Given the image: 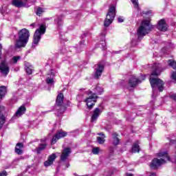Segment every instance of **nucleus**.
I'll list each match as a JSON object with an SVG mask.
<instances>
[{"label":"nucleus","mask_w":176,"mask_h":176,"mask_svg":"<svg viewBox=\"0 0 176 176\" xmlns=\"http://www.w3.org/2000/svg\"><path fill=\"white\" fill-rule=\"evenodd\" d=\"M30 39V31L25 28L21 30L18 32V39L16 40L14 43L15 49H21L25 47Z\"/></svg>","instance_id":"f257e3e1"},{"label":"nucleus","mask_w":176,"mask_h":176,"mask_svg":"<svg viewBox=\"0 0 176 176\" xmlns=\"http://www.w3.org/2000/svg\"><path fill=\"white\" fill-rule=\"evenodd\" d=\"M152 30V25H151V21L148 20H144L142 21L140 26L138 29V42H140L142 38L149 34V31Z\"/></svg>","instance_id":"f03ea898"},{"label":"nucleus","mask_w":176,"mask_h":176,"mask_svg":"<svg viewBox=\"0 0 176 176\" xmlns=\"http://www.w3.org/2000/svg\"><path fill=\"white\" fill-rule=\"evenodd\" d=\"M149 80L153 89V97H156L157 90H159V91H163V90H164V82L162 79L151 78Z\"/></svg>","instance_id":"7ed1b4c3"},{"label":"nucleus","mask_w":176,"mask_h":176,"mask_svg":"<svg viewBox=\"0 0 176 176\" xmlns=\"http://www.w3.org/2000/svg\"><path fill=\"white\" fill-rule=\"evenodd\" d=\"M116 16V6L115 5H111L109 8V10L106 15V19L104 21V26L107 28L110 24L113 23V20H115V17Z\"/></svg>","instance_id":"20e7f679"},{"label":"nucleus","mask_w":176,"mask_h":176,"mask_svg":"<svg viewBox=\"0 0 176 176\" xmlns=\"http://www.w3.org/2000/svg\"><path fill=\"white\" fill-rule=\"evenodd\" d=\"M45 32H46V25L42 24L34 32L32 45V47L33 49H35V47L38 46L39 41L42 38L41 36L45 34Z\"/></svg>","instance_id":"39448f33"},{"label":"nucleus","mask_w":176,"mask_h":176,"mask_svg":"<svg viewBox=\"0 0 176 176\" xmlns=\"http://www.w3.org/2000/svg\"><path fill=\"white\" fill-rule=\"evenodd\" d=\"M88 96L89 97L85 99V102H86L87 108L91 109L94 107L98 97L96 94H92L91 91H89Z\"/></svg>","instance_id":"423d86ee"},{"label":"nucleus","mask_w":176,"mask_h":176,"mask_svg":"<svg viewBox=\"0 0 176 176\" xmlns=\"http://www.w3.org/2000/svg\"><path fill=\"white\" fill-rule=\"evenodd\" d=\"M71 160L69 159V155H60V160L59 162V166L61 167V166H65L63 169L67 170L68 167H69V162Z\"/></svg>","instance_id":"0eeeda50"},{"label":"nucleus","mask_w":176,"mask_h":176,"mask_svg":"<svg viewBox=\"0 0 176 176\" xmlns=\"http://www.w3.org/2000/svg\"><path fill=\"white\" fill-rule=\"evenodd\" d=\"M104 71V63H99L95 65V71H94V78L100 79L101 78V75H102V72Z\"/></svg>","instance_id":"6e6552de"},{"label":"nucleus","mask_w":176,"mask_h":176,"mask_svg":"<svg viewBox=\"0 0 176 176\" xmlns=\"http://www.w3.org/2000/svg\"><path fill=\"white\" fill-rule=\"evenodd\" d=\"M162 71H163V68L162 67V64L160 63H154L152 65V76H159L160 74H162Z\"/></svg>","instance_id":"1a4fd4ad"},{"label":"nucleus","mask_w":176,"mask_h":176,"mask_svg":"<svg viewBox=\"0 0 176 176\" xmlns=\"http://www.w3.org/2000/svg\"><path fill=\"white\" fill-rule=\"evenodd\" d=\"M9 71H10L9 68V65L6 63V60H2L0 63V72L3 75V76H8V74H9Z\"/></svg>","instance_id":"9d476101"},{"label":"nucleus","mask_w":176,"mask_h":176,"mask_svg":"<svg viewBox=\"0 0 176 176\" xmlns=\"http://www.w3.org/2000/svg\"><path fill=\"white\" fill-rule=\"evenodd\" d=\"M54 24L60 30L64 25V15L56 16L54 21Z\"/></svg>","instance_id":"9b49d317"},{"label":"nucleus","mask_w":176,"mask_h":176,"mask_svg":"<svg viewBox=\"0 0 176 176\" xmlns=\"http://www.w3.org/2000/svg\"><path fill=\"white\" fill-rule=\"evenodd\" d=\"M157 28L159 31H162L163 32L167 31V23H166V21L164 19L159 21Z\"/></svg>","instance_id":"f8f14e48"},{"label":"nucleus","mask_w":176,"mask_h":176,"mask_svg":"<svg viewBox=\"0 0 176 176\" xmlns=\"http://www.w3.org/2000/svg\"><path fill=\"white\" fill-rule=\"evenodd\" d=\"M138 83H141V80L140 79L135 78V76H132L129 80V85L130 87H135Z\"/></svg>","instance_id":"ddd939ff"},{"label":"nucleus","mask_w":176,"mask_h":176,"mask_svg":"<svg viewBox=\"0 0 176 176\" xmlns=\"http://www.w3.org/2000/svg\"><path fill=\"white\" fill-rule=\"evenodd\" d=\"M25 111H27L25 106H21L14 115V118H19V116L24 115V113H25Z\"/></svg>","instance_id":"4468645a"},{"label":"nucleus","mask_w":176,"mask_h":176,"mask_svg":"<svg viewBox=\"0 0 176 176\" xmlns=\"http://www.w3.org/2000/svg\"><path fill=\"white\" fill-rule=\"evenodd\" d=\"M101 115V110L99 108H96L91 116V122H96L98 119V116Z\"/></svg>","instance_id":"2eb2a0df"},{"label":"nucleus","mask_w":176,"mask_h":176,"mask_svg":"<svg viewBox=\"0 0 176 176\" xmlns=\"http://www.w3.org/2000/svg\"><path fill=\"white\" fill-rule=\"evenodd\" d=\"M57 157L56 155H52L48 157V160L44 162V166L45 167H49L53 164V162L54 160H56V158Z\"/></svg>","instance_id":"dca6fc26"},{"label":"nucleus","mask_w":176,"mask_h":176,"mask_svg":"<svg viewBox=\"0 0 176 176\" xmlns=\"http://www.w3.org/2000/svg\"><path fill=\"white\" fill-rule=\"evenodd\" d=\"M24 64H25V69L26 71V74H28V75H32V72L34 71V67H32L31 63L28 62H25Z\"/></svg>","instance_id":"f3484780"},{"label":"nucleus","mask_w":176,"mask_h":176,"mask_svg":"<svg viewBox=\"0 0 176 176\" xmlns=\"http://www.w3.org/2000/svg\"><path fill=\"white\" fill-rule=\"evenodd\" d=\"M12 5L15 6V8H24L25 6V3L23 2L21 0H12Z\"/></svg>","instance_id":"a211bd4d"},{"label":"nucleus","mask_w":176,"mask_h":176,"mask_svg":"<svg viewBox=\"0 0 176 176\" xmlns=\"http://www.w3.org/2000/svg\"><path fill=\"white\" fill-rule=\"evenodd\" d=\"M23 148H24V144L19 142L15 146V153L17 155H21L23 153Z\"/></svg>","instance_id":"6ab92c4d"},{"label":"nucleus","mask_w":176,"mask_h":176,"mask_svg":"<svg viewBox=\"0 0 176 176\" xmlns=\"http://www.w3.org/2000/svg\"><path fill=\"white\" fill-rule=\"evenodd\" d=\"M54 78V72L53 70H51L50 76H48L45 80L47 85H54V80H53Z\"/></svg>","instance_id":"aec40b11"},{"label":"nucleus","mask_w":176,"mask_h":176,"mask_svg":"<svg viewBox=\"0 0 176 176\" xmlns=\"http://www.w3.org/2000/svg\"><path fill=\"white\" fill-rule=\"evenodd\" d=\"M64 102V95L59 94L56 98V104L58 107H61Z\"/></svg>","instance_id":"412c9836"},{"label":"nucleus","mask_w":176,"mask_h":176,"mask_svg":"<svg viewBox=\"0 0 176 176\" xmlns=\"http://www.w3.org/2000/svg\"><path fill=\"white\" fill-rule=\"evenodd\" d=\"M7 93L8 89L6 86L0 87V100H2V98L6 96Z\"/></svg>","instance_id":"4be33fe9"},{"label":"nucleus","mask_w":176,"mask_h":176,"mask_svg":"<svg viewBox=\"0 0 176 176\" xmlns=\"http://www.w3.org/2000/svg\"><path fill=\"white\" fill-rule=\"evenodd\" d=\"M112 138H113V145H119L120 142V140H119V138H118V133H113L112 134Z\"/></svg>","instance_id":"5701e85b"},{"label":"nucleus","mask_w":176,"mask_h":176,"mask_svg":"<svg viewBox=\"0 0 176 176\" xmlns=\"http://www.w3.org/2000/svg\"><path fill=\"white\" fill-rule=\"evenodd\" d=\"M140 153V145L138 142L134 143L132 148H131V153Z\"/></svg>","instance_id":"b1692460"},{"label":"nucleus","mask_w":176,"mask_h":176,"mask_svg":"<svg viewBox=\"0 0 176 176\" xmlns=\"http://www.w3.org/2000/svg\"><path fill=\"white\" fill-rule=\"evenodd\" d=\"M86 45L85 44V40L80 41L79 45L77 47L78 53H80L83 49H85Z\"/></svg>","instance_id":"393cba45"},{"label":"nucleus","mask_w":176,"mask_h":176,"mask_svg":"<svg viewBox=\"0 0 176 176\" xmlns=\"http://www.w3.org/2000/svg\"><path fill=\"white\" fill-rule=\"evenodd\" d=\"M56 135L58 136V139L64 138V137H67V132L63 131H58L56 132Z\"/></svg>","instance_id":"a878e982"},{"label":"nucleus","mask_w":176,"mask_h":176,"mask_svg":"<svg viewBox=\"0 0 176 176\" xmlns=\"http://www.w3.org/2000/svg\"><path fill=\"white\" fill-rule=\"evenodd\" d=\"M46 148V144H42L38 146V147L36 149V153L39 154L42 151H45Z\"/></svg>","instance_id":"bb28decb"},{"label":"nucleus","mask_w":176,"mask_h":176,"mask_svg":"<svg viewBox=\"0 0 176 176\" xmlns=\"http://www.w3.org/2000/svg\"><path fill=\"white\" fill-rule=\"evenodd\" d=\"M135 9L140 10V4H138V0H131Z\"/></svg>","instance_id":"cd10ccee"},{"label":"nucleus","mask_w":176,"mask_h":176,"mask_svg":"<svg viewBox=\"0 0 176 176\" xmlns=\"http://www.w3.org/2000/svg\"><path fill=\"white\" fill-rule=\"evenodd\" d=\"M3 124H5V116H0V130L2 129Z\"/></svg>","instance_id":"c85d7f7f"},{"label":"nucleus","mask_w":176,"mask_h":176,"mask_svg":"<svg viewBox=\"0 0 176 176\" xmlns=\"http://www.w3.org/2000/svg\"><path fill=\"white\" fill-rule=\"evenodd\" d=\"M43 12H45V10L43 8H42L41 7H38L36 14L37 16H41V14H42L43 13Z\"/></svg>","instance_id":"c756f323"},{"label":"nucleus","mask_w":176,"mask_h":176,"mask_svg":"<svg viewBox=\"0 0 176 176\" xmlns=\"http://www.w3.org/2000/svg\"><path fill=\"white\" fill-rule=\"evenodd\" d=\"M21 58V56H14L12 57L11 62L12 63V64H17V61H19V60H20Z\"/></svg>","instance_id":"7c9ffc66"},{"label":"nucleus","mask_w":176,"mask_h":176,"mask_svg":"<svg viewBox=\"0 0 176 176\" xmlns=\"http://www.w3.org/2000/svg\"><path fill=\"white\" fill-rule=\"evenodd\" d=\"M72 151L71 150V148H65L63 150L62 155H69L70 153H72Z\"/></svg>","instance_id":"2f4dec72"},{"label":"nucleus","mask_w":176,"mask_h":176,"mask_svg":"<svg viewBox=\"0 0 176 176\" xmlns=\"http://www.w3.org/2000/svg\"><path fill=\"white\" fill-rule=\"evenodd\" d=\"M58 140H60L57 135L55 134V135L52 138V140H51V144L52 145H54V144H56V142H57V141H58Z\"/></svg>","instance_id":"473e14b6"},{"label":"nucleus","mask_w":176,"mask_h":176,"mask_svg":"<svg viewBox=\"0 0 176 176\" xmlns=\"http://www.w3.org/2000/svg\"><path fill=\"white\" fill-rule=\"evenodd\" d=\"M105 138H102V137H97V141L98 144H102L104 142H105Z\"/></svg>","instance_id":"72a5a7b5"},{"label":"nucleus","mask_w":176,"mask_h":176,"mask_svg":"<svg viewBox=\"0 0 176 176\" xmlns=\"http://www.w3.org/2000/svg\"><path fill=\"white\" fill-rule=\"evenodd\" d=\"M96 91H97L98 94H101V93H103L104 89H102L101 87L97 86L96 87Z\"/></svg>","instance_id":"f704fd0d"},{"label":"nucleus","mask_w":176,"mask_h":176,"mask_svg":"<svg viewBox=\"0 0 176 176\" xmlns=\"http://www.w3.org/2000/svg\"><path fill=\"white\" fill-rule=\"evenodd\" d=\"M92 153H94V155H98V153H100V148L96 147L93 148Z\"/></svg>","instance_id":"c9c22d12"},{"label":"nucleus","mask_w":176,"mask_h":176,"mask_svg":"<svg viewBox=\"0 0 176 176\" xmlns=\"http://www.w3.org/2000/svg\"><path fill=\"white\" fill-rule=\"evenodd\" d=\"M100 45L102 48V50H107V43L105 42V41H102Z\"/></svg>","instance_id":"e433bc0d"},{"label":"nucleus","mask_w":176,"mask_h":176,"mask_svg":"<svg viewBox=\"0 0 176 176\" xmlns=\"http://www.w3.org/2000/svg\"><path fill=\"white\" fill-rule=\"evenodd\" d=\"M35 126H36V123H35V121H32L31 122V124H30V127H31L32 129H34V127H35Z\"/></svg>","instance_id":"4c0bfd02"},{"label":"nucleus","mask_w":176,"mask_h":176,"mask_svg":"<svg viewBox=\"0 0 176 176\" xmlns=\"http://www.w3.org/2000/svg\"><path fill=\"white\" fill-rule=\"evenodd\" d=\"M157 155H168V151H161L158 153H157Z\"/></svg>","instance_id":"58836bf2"},{"label":"nucleus","mask_w":176,"mask_h":176,"mask_svg":"<svg viewBox=\"0 0 176 176\" xmlns=\"http://www.w3.org/2000/svg\"><path fill=\"white\" fill-rule=\"evenodd\" d=\"M170 98H173L175 101H176V94H173L170 96Z\"/></svg>","instance_id":"ea45409f"},{"label":"nucleus","mask_w":176,"mask_h":176,"mask_svg":"<svg viewBox=\"0 0 176 176\" xmlns=\"http://www.w3.org/2000/svg\"><path fill=\"white\" fill-rule=\"evenodd\" d=\"M124 20L123 19V17L120 16L118 17V23H123Z\"/></svg>","instance_id":"a19ab883"},{"label":"nucleus","mask_w":176,"mask_h":176,"mask_svg":"<svg viewBox=\"0 0 176 176\" xmlns=\"http://www.w3.org/2000/svg\"><path fill=\"white\" fill-rule=\"evenodd\" d=\"M8 174L6 170L0 173V176H6Z\"/></svg>","instance_id":"79ce46f5"},{"label":"nucleus","mask_w":176,"mask_h":176,"mask_svg":"<svg viewBox=\"0 0 176 176\" xmlns=\"http://www.w3.org/2000/svg\"><path fill=\"white\" fill-rule=\"evenodd\" d=\"M21 1H22V2H24L25 3V5H27V2H32V1H31V0H21Z\"/></svg>","instance_id":"37998d69"},{"label":"nucleus","mask_w":176,"mask_h":176,"mask_svg":"<svg viewBox=\"0 0 176 176\" xmlns=\"http://www.w3.org/2000/svg\"><path fill=\"white\" fill-rule=\"evenodd\" d=\"M2 55V45L0 44V59H1V56Z\"/></svg>","instance_id":"c03bdc74"},{"label":"nucleus","mask_w":176,"mask_h":176,"mask_svg":"<svg viewBox=\"0 0 176 176\" xmlns=\"http://www.w3.org/2000/svg\"><path fill=\"white\" fill-rule=\"evenodd\" d=\"M113 151H114L113 147H110V148H109V152H110V153H113Z\"/></svg>","instance_id":"a18cd8bd"},{"label":"nucleus","mask_w":176,"mask_h":176,"mask_svg":"<svg viewBox=\"0 0 176 176\" xmlns=\"http://www.w3.org/2000/svg\"><path fill=\"white\" fill-rule=\"evenodd\" d=\"M4 109V108H3V107H1V106H0V116H2L3 115H1V112H2V111Z\"/></svg>","instance_id":"49530a36"},{"label":"nucleus","mask_w":176,"mask_h":176,"mask_svg":"<svg viewBox=\"0 0 176 176\" xmlns=\"http://www.w3.org/2000/svg\"><path fill=\"white\" fill-rule=\"evenodd\" d=\"M98 135H100V137H102V138H105V135L104 133H98Z\"/></svg>","instance_id":"de8ad7c7"},{"label":"nucleus","mask_w":176,"mask_h":176,"mask_svg":"<svg viewBox=\"0 0 176 176\" xmlns=\"http://www.w3.org/2000/svg\"><path fill=\"white\" fill-rule=\"evenodd\" d=\"M35 25H36L35 23L30 24V27H33V28H35Z\"/></svg>","instance_id":"09e8293b"},{"label":"nucleus","mask_w":176,"mask_h":176,"mask_svg":"<svg viewBox=\"0 0 176 176\" xmlns=\"http://www.w3.org/2000/svg\"><path fill=\"white\" fill-rule=\"evenodd\" d=\"M151 13H152V12L148 11V12H146L145 13V14H147V15L150 16V15L151 14Z\"/></svg>","instance_id":"8fccbe9b"},{"label":"nucleus","mask_w":176,"mask_h":176,"mask_svg":"<svg viewBox=\"0 0 176 176\" xmlns=\"http://www.w3.org/2000/svg\"><path fill=\"white\" fill-rule=\"evenodd\" d=\"M87 35V33H84L81 37H82V39H83V38H85V36H86Z\"/></svg>","instance_id":"3c124183"},{"label":"nucleus","mask_w":176,"mask_h":176,"mask_svg":"<svg viewBox=\"0 0 176 176\" xmlns=\"http://www.w3.org/2000/svg\"><path fill=\"white\" fill-rule=\"evenodd\" d=\"M149 176H156V173H152L150 174Z\"/></svg>","instance_id":"603ef678"},{"label":"nucleus","mask_w":176,"mask_h":176,"mask_svg":"<svg viewBox=\"0 0 176 176\" xmlns=\"http://www.w3.org/2000/svg\"><path fill=\"white\" fill-rule=\"evenodd\" d=\"M113 53H114L115 54H118L120 53V51H116V52H114Z\"/></svg>","instance_id":"864d4df0"},{"label":"nucleus","mask_w":176,"mask_h":176,"mask_svg":"<svg viewBox=\"0 0 176 176\" xmlns=\"http://www.w3.org/2000/svg\"><path fill=\"white\" fill-rule=\"evenodd\" d=\"M74 175L75 176H80V175H78L76 173H74ZM80 176H89L88 175H80Z\"/></svg>","instance_id":"5fc2aeb1"},{"label":"nucleus","mask_w":176,"mask_h":176,"mask_svg":"<svg viewBox=\"0 0 176 176\" xmlns=\"http://www.w3.org/2000/svg\"><path fill=\"white\" fill-rule=\"evenodd\" d=\"M132 45H137V43H135V41L134 40L132 41Z\"/></svg>","instance_id":"6e6d98bb"},{"label":"nucleus","mask_w":176,"mask_h":176,"mask_svg":"<svg viewBox=\"0 0 176 176\" xmlns=\"http://www.w3.org/2000/svg\"><path fill=\"white\" fill-rule=\"evenodd\" d=\"M142 80H145V76H142Z\"/></svg>","instance_id":"4d7b16f0"},{"label":"nucleus","mask_w":176,"mask_h":176,"mask_svg":"<svg viewBox=\"0 0 176 176\" xmlns=\"http://www.w3.org/2000/svg\"><path fill=\"white\" fill-rule=\"evenodd\" d=\"M126 176H133V174H131V173H128V174L126 175Z\"/></svg>","instance_id":"13d9d810"},{"label":"nucleus","mask_w":176,"mask_h":176,"mask_svg":"<svg viewBox=\"0 0 176 176\" xmlns=\"http://www.w3.org/2000/svg\"><path fill=\"white\" fill-rule=\"evenodd\" d=\"M20 159H25V157H21Z\"/></svg>","instance_id":"bf43d9fd"},{"label":"nucleus","mask_w":176,"mask_h":176,"mask_svg":"<svg viewBox=\"0 0 176 176\" xmlns=\"http://www.w3.org/2000/svg\"><path fill=\"white\" fill-rule=\"evenodd\" d=\"M52 155H54V153H52Z\"/></svg>","instance_id":"052dcab7"}]
</instances>
